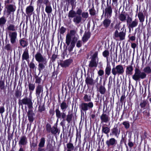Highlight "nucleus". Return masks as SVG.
Segmentation results:
<instances>
[{
  "label": "nucleus",
  "instance_id": "19",
  "mask_svg": "<svg viewBox=\"0 0 151 151\" xmlns=\"http://www.w3.org/2000/svg\"><path fill=\"white\" fill-rule=\"evenodd\" d=\"M43 91V86L41 85H38L36 88V93L37 97H40V93L42 92Z\"/></svg>",
  "mask_w": 151,
  "mask_h": 151
},
{
  "label": "nucleus",
  "instance_id": "3",
  "mask_svg": "<svg viewBox=\"0 0 151 151\" xmlns=\"http://www.w3.org/2000/svg\"><path fill=\"white\" fill-rule=\"evenodd\" d=\"M134 74L132 76V79L135 81H139L141 79H145L147 75L145 72L141 71L138 68H136L134 69Z\"/></svg>",
  "mask_w": 151,
  "mask_h": 151
},
{
  "label": "nucleus",
  "instance_id": "59",
  "mask_svg": "<svg viewBox=\"0 0 151 151\" xmlns=\"http://www.w3.org/2000/svg\"><path fill=\"white\" fill-rule=\"evenodd\" d=\"M45 108L43 106H39L38 108V110L40 112L44 111Z\"/></svg>",
  "mask_w": 151,
  "mask_h": 151
},
{
  "label": "nucleus",
  "instance_id": "9",
  "mask_svg": "<svg viewBox=\"0 0 151 151\" xmlns=\"http://www.w3.org/2000/svg\"><path fill=\"white\" fill-rule=\"evenodd\" d=\"M93 106V104L92 102L88 103H82L79 105V108L81 112H86Z\"/></svg>",
  "mask_w": 151,
  "mask_h": 151
},
{
  "label": "nucleus",
  "instance_id": "46",
  "mask_svg": "<svg viewBox=\"0 0 151 151\" xmlns=\"http://www.w3.org/2000/svg\"><path fill=\"white\" fill-rule=\"evenodd\" d=\"M89 11L90 14L91 16H94L96 14V11L94 9L93 6L89 10Z\"/></svg>",
  "mask_w": 151,
  "mask_h": 151
},
{
  "label": "nucleus",
  "instance_id": "55",
  "mask_svg": "<svg viewBox=\"0 0 151 151\" xmlns=\"http://www.w3.org/2000/svg\"><path fill=\"white\" fill-rule=\"evenodd\" d=\"M52 127H51V125L47 123V124L46 125V129L47 131L48 132H50L51 131Z\"/></svg>",
  "mask_w": 151,
  "mask_h": 151
},
{
  "label": "nucleus",
  "instance_id": "29",
  "mask_svg": "<svg viewBox=\"0 0 151 151\" xmlns=\"http://www.w3.org/2000/svg\"><path fill=\"white\" fill-rule=\"evenodd\" d=\"M103 56L106 58V62H109V52L108 50H105L102 52Z\"/></svg>",
  "mask_w": 151,
  "mask_h": 151
},
{
  "label": "nucleus",
  "instance_id": "47",
  "mask_svg": "<svg viewBox=\"0 0 151 151\" xmlns=\"http://www.w3.org/2000/svg\"><path fill=\"white\" fill-rule=\"evenodd\" d=\"M58 130L57 128L55 127H52L50 132H51L52 134H55L58 132Z\"/></svg>",
  "mask_w": 151,
  "mask_h": 151
},
{
  "label": "nucleus",
  "instance_id": "63",
  "mask_svg": "<svg viewBox=\"0 0 151 151\" xmlns=\"http://www.w3.org/2000/svg\"><path fill=\"white\" fill-rule=\"evenodd\" d=\"M13 0H6L4 1V4L5 6L10 3H12Z\"/></svg>",
  "mask_w": 151,
  "mask_h": 151
},
{
  "label": "nucleus",
  "instance_id": "30",
  "mask_svg": "<svg viewBox=\"0 0 151 151\" xmlns=\"http://www.w3.org/2000/svg\"><path fill=\"white\" fill-rule=\"evenodd\" d=\"M138 17L140 22L143 23L144 22L145 17L142 12H139L138 14Z\"/></svg>",
  "mask_w": 151,
  "mask_h": 151
},
{
  "label": "nucleus",
  "instance_id": "41",
  "mask_svg": "<svg viewBox=\"0 0 151 151\" xmlns=\"http://www.w3.org/2000/svg\"><path fill=\"white\" fill-rule=\"evenodd\" d=\"M45 11L47 14H50L52 12V9L50 4H49L48 5L46 6Z\"/></svg>",
  "mask_w": 151,
  "mask_h": 151
},
{
  "label": "nucleus",
  "instance_id": "45",
  "mask_svg": "<svg viewBox=\"0 0 151 151\" xmlns=\"http://www.w3.org/2000/svg\"><path fill=\"white\" fill-rule=\"evenodd\" d=\"M66 116V120L68 123L70 122L72 120V118L73 117V114H72L69 113Z\"/></svg>",
  "mask_w": 151,
  "mask_h": 151
},
{
  "label": "nucleus",
  "instance_id": "21",
  "mask_svg": "<svg viewBox=\"0 0 151 151\" xmlns=\"http://www.w3.org/2000/svg\"><path fill=\"white\" fill-rule=\"evenodd\" d=\"M17 27L16 26L13 24H9V25H8L6 28V29L8 31L11 32V31L12 32H15L17 30Z\"/></svg>",
  "mask_w": 151,
  "mask_h": 151
},
{
  "label": "nucleus",
  "instance_id": "35",
  "mask_svg": "<svg viewBox=\"0 0 151 151\" xmlns=\"http://www.w3.org/2000/svg\"><path fill=\"white\" fill-rule=\"evenodd\" d=\"M6 19L5 17L3 16L0 18V27H2L5 25L6 22Z\"/></svg>",
  "mask_w": 151,
  "mask_h": 151
},
{
  "label": "nucleus",
  "instance_id": "24",
  "mask_svg": "<svg viewBox=\"0 0 151 151\" xmlns=\"http://www.w3.org/2000/svg\"><path fill=\"white\" fill-rule=\"evenodd\" d=\"M22 60H25L27 61L29 58V55L28 53V50L26 49L24 51L22 55Z\"/></svg>",
  "mask_w": 151,
  "mask_h": 151
},
{
  "label": "nucleus",
  "instance_id": "27",
  "mask_svg": "<svg viewBox=\"0 0 151 151\" xmlns=\"http://www.w3.org/2000/svg\"><path fill=\"white\" fill-rule=\"evenodd\" d=\"M133 70V66L132 65L127 66L126 68V73L127 75H132Z\"/></svg>",
  "mask_w": 151,
  "mask_h": 151
},
{
  "label": "nucleus",
  "instance_id": "40",
  "mask_svg": "<svg viewBox=\"0 0 151 151\" xmlns=\"http://www.w3.org/2000/svg\"><path fill=\"white\" fill-rule=\"evenodd\" d=\"M28 87L30 91V93L31 94L34 90L35 86L34 84L30 83H29Z\"/></svg>",
  "mask_w": 151,
  "mask_h": 151
},
{
  "label": "nucleus",
  "instance_id": "33",
  "mask_svg": "<svg viewBox=\"0 0 151 151\" xmlns=\"http://www.w3.org/2000/svg\"><path fill=\"white\" fill-rule=\"evenodd\" d=\"M76 15V12L73 10H71L69 12L68 17L69 18H74Z\"/></svg>",
  "mask_w": 151,
  "mask_h": 151
},
{
  "label": "nucleus",
  "instance_id": "6",
  "mask_svg": "<svg viewBox=\"0 0 151 151\" xmlns=\"http://www.w3.org/2000/svg\"><path fill=\"white\" fill-rule=\"evenodd\" d=\"M127 26L130 30L131 29H133L134 27H136L138 23V20L135 19L132 21V18L128 15L127 19H126Z\"/></svg>",
  "mask_w": 151,
  "mask_h": 151
},
{
  "label": "nucleus",
  "instance_id": "38",
  "mask_svg": "<svg viewBox=\"0 0 151 151\" xmlns=\"http://www.w3.org/2000/svg\"><path fill=\"white\" fill-rule=\"evenodd\" d=\"M72 40V38L70 35L69 34L67 35L66 38V43L68 46L69 45L70 43H71V41Z\"/></svg>",
  "mask_w": 151,
  "mask_h": 151
},
{
  "label": "nucleus",
  "instance_id": "50",
  "mask_svg": "<svg viewBox=\"0 0 151 151\" xmlns=\"http://www.w3.org/2000/svg\"><path fill=\"white\" fill-rule=\"evenodd\" d=\"M146 109H147L146 110H145L143 112V113L144 115L149 116L150 115V108H149V109H148L147 108Z\"/></svg>",
  "mask_w": 151,
  "mask_h": 151
},
{
  "label": "nucleus",
  "instance_id": "31",
  "mask_svg": "<svg viewBox=\"0 0 151 151\" xmlns=\"http://www.w3.org/2000/svg\"><path fill=\"white\" fill-rule=\"evenodd\" d=\"M90 36V33L89 32H86L83 36L82 38L83 42H86L87 41Z\"/></svg>",
  "mask_w": 151,
  "mask_h": 151
},
{
  "label": "nucleus",
  "instance_id": "53",
  "mask_svg": "<svg viewBox=\"0 0 151 151\" xmlns=\"http://www.w3.org/2000/svg\"><path fill=\"white\" fill-rule=\"evenodd\" d=\"M122 124L124 126L126 129H128L129 127L130 124L128 122H124L122 123Z\"/></svg>",
  "mask_w": 151,
  "mask_h": 151
},
{
  "label": "nucleus",
  "instance_id": "1",
  "mask_svg": "<svg viewBox=\"0 0 151 151\" xmlns=\"http://www.w3.org/2000/svg\"><path fill=\"white\" fill-rule=\"evenodd\" d=\"M35 57L36 60L39 63L38 69L40 73L45 69V66L47 65V60L45 57L43 56L39 52H37Z\"/></svg>",
  "mask_w": 151,
  "mask_h": 151
},
{
  "label": "nucleus",
  "instance_id": "56",
  "mask_svg": "<svg viewBox=\"0 0 151 151\" xmlns=\"http://www.w3.org/2000/svg\"><path fill=\"white\" fill-rule=\"evenodd\" d=\"M35 78H36V79L35 82L36 83H38L39 84L40 83L41 81V78L40 77L37 76H35Z\"/></svg>",
  "mask_w": 151,
  "mask_h": 151
},
{
  "label": "nucleus",
  "instance_id": "5",
  "mask_svg": "<svg viewBox=\"0 0 151 151\" xmlns=\"http://www.w3.org/2000/svg\"><path fill=\"white\" fill-rule=\"evenodd\" d=\"M124 71V68L121 64L118 65L115 67H113L111 70L112 73L114 76L116 75H122Z\"/></svg>",
  "mask_w": 151,
  "mask_h": 151
},
{
  "label": "nucleus",
  "instance_id": "43",
  "mask_svg": "<svg viewBox=\"0 0 151 151\" xmlns=\"http://www.w3.org/2000/svg\"><path fill=\"white\" fill-rule=\"evenodd\" d=\"M82 19L84 21L88 17V14L87 12H83L81 14Z\"/></svg>",
  "mask_w": 151,
  "mask_h": 151
},
{
  "label": "nucleus",
  "instance_id": "62",
  "mask_svg": "<svg viewBox=\"0 0 151 151\" xmlns=\"http://www.w3.org/2000/svg\"><path fill=\"white\" fill-rule=\"evenodd\" d=\"M66 29L63 27H62L60 29V32L61 34H63L66 31Z\"/></svg>",
  "mask_w": 151,
  "mask_h": 151
},
{
  "label": "nucleus",
  "instance_id": "15",
  "mask_svg": "<svg viewBox=\"0 0 151 151\" xmlns=\"http://www.w3.org/2000/svg\"><path fill=\"white\" fill-rule=\"evenodd\" d=\"M27 139L25 136H22L20 138L19 142V144L20 146L24 145L27 144Z\"/></svg>",
  "mask_w": 151,
  "mask_h": 151
},
{
  "label": "nucleus",
  "instance_id": "12",
  "mask_svg": "<svg viewBox=\"0 0 151 151\" xmlns=\"http://www.w3.org/2000/svg\"><path fill=\"white\" fill-rule=\"evenodd\" d=\"M8 33L11 43L12 44H14L16 42L17 38V32H9Z\"/></svg>",
  "mask_w": 151,
  "mask_h": 151
},
{
  "label": "nucleus",
  "instance_id": "57",
  "mask_svg": "<svg viewBox=\"0 0 151 151\" xmlns=\"http://www.w3.org/2000/svg\"><path fill=\"white\" fill-rule=\"evenodd\" d=\"M4 82L3 81H0V88L1 89H3L4 88Z\"/></svg>",
  "mask_w": 151,
  "mask_h": 151
},
{
  "label": "nucleus",
  "instance_id": "7",
  "mask_svg": "<svg viewBox=\"0 0 151 151\" xmlns=\"http://www.w3.org/2000/svg\"><path fill=\"white\" fill-rule=\"evenodd\" d=\"M98 52H96L92 56L88 65L89 68H96L97 67L98 60H96V58H98Z\"/></svg>",
  "mask_w": 151,
  "mask_h": 151
},
{
  "label": "nucleus",
  "instance_id": "44",
  "mask_svg": "<svg viewBox=\"0 0 151 151\" xmlns=\"http://www.w3.org/2000/svg\"><path fill=\"white\" fill-rule=\"evenodd\" d=\"M45 139L44 137L42 138L40 141V142L38 145L39 147H43L45 145Z\"/></svg>",
  "mask_w": 151,
  "mask_h": 151
},
{
  "label": "nucleus",
  "instance_id": "64",
  "mask_svg": "<svg viewBox=\"0 0 151 151\" xmlns=\"http://www.w3.org/2000/svg\"><path fill=\"white\" fill-rule=\"evenodd\" d=\"M82 45V42L80 40L78 41L76 44V46L78 47H80Z\"/></svg>",
  "mask_w": 151,
  "mask_h": 151
},
{
  "label": "nucleus",
  "instance_id": "16",
  "mask_svg": "<svg viewBox=\"0 0 151 151\" xmlns=\"http://www.w3.org/2000/svg\"><path fill=\"white\" fill-rule=\"evenodd\" d=\"M27 116L28 117V120L30 123H32L34 121V116H35V114L33 111L32 110H28L27 113Z\"/></svg>",
  "mask_w": 151,
  "mask_h": 151
},
{
  "label": "nucleus",
  "instance_id": "48",
  "mask_svg": "<svg viewBox=\"0 0 151 151\" xmlns=\"http://www.w3.org/2000/svg\"><path fill=\"white\" fill-rule=\"evenodd\" d=\"M4 49L8 51H12V48L11 45L9 44L6 45V46L4 47Z\"/></svg>",
  "mask_w": 151,
  "mask_h": 151
},
{
  "label": "nucleus",
  "instance_id": "54",
  "mask_svg": "<svg viewBox=\"0 0 151 151\" xmlns=\"http://www.w3.org/2000/svg\"><path fill=\"white\" fill-rule=\"evenodd\" d=\"M67 147L68 149H70L72 150H73L74 148L73 144L70 143H69L67 144Z\"/></svg>",
  "mask_w": 151,
  "mask_h": 151
},
{
  "label": "nucleus",
  "instance_id": "32",
  "mask_svg": "<svg viewBox=\"0 0 151 151\" xmlns=\"http://www.w3.org/2000/svg\"><path fill=\"white\" fill-rule=\"evenodd\" d=\"M34 11V8L32 6H27L26 10V13L27 14H31L32 12Z\"/></svg>",
  "mask_w": 151,
  "mask_h": 151
},
{
  "label": "nucleus",
  "instance_id": "28",
  "mask_svg": "<svg viewBox=\"0 0 151 151\" xmlns=\"http://www.w3.org/2000/svg\"><path fill=\"white\" fill-rule=\"evenodd\" d=\"M111 23V20L110 19H106L104 20L102 24L105 28H107L109 26Z\"/></svg>",
  "mask_w": 151,
  "mask_h": 151
},
{
  "label": "nucleus",
  "instance_id": "18",
  "mask_svg": "<svg viewBox=\"0 0 151 151\" xmlns=\"http://www.w3.org/2000/svg\"><path fill=\"white\" fill-rule=\"evenodd\" d=\"M140 106L142 108L144 109H149L150 108V106L147 100H143L140 103Z\"/></svg>",
  "mask_w": 151,
  "mask_h": 151
},
{
  "label": "nucleus",
  "instance_id": "25",
  "mask_svg": "<svg viewBox=\"0 0 151 151\" xmlns=\"http://www.w3.org/2000/svg\"><path fill=\"white\" fill-rule=\"evenodd\" d=\"M70 63V60H67L64 61H62L61 62L60 65L63 68H66L68 66Z\"/></svg>",
  "mask_w": 151,
  "mask_h": 151
},
{
  "label": "nucleus",
  "instance_id": "26",
  "mask_svg": "<svg viewBox=\"0 0 151 151\" xmlns=\"http://www.w3.org/2000/svg\"><path fill=\"white\" fill-rule=\"evenodd\" d=\"M82 20V17L81 16L76 15L73 18V21L75 24H77L81 23Z\"/></svg>",
  "mask_w": 151,
  "mask_h": 151
},
{
  "label": "nucleus",
  "instance_id": "42",
  "mask_svg": "<svg viewBox=\"0 0 151 151\" xmlns=\"http://www.w3.org/2000/svg\"><path fill=\"white\" fill-rule=\"evenodd\" d=\"M20 45L23 47H24L28 45V42L23 39H21L20 40Z\"/></svg>",
  "mask_w": 151,
  "mask_h": 151
},
{
  "label": "nucleus",
  "instance_id": "52",
  "mask_svg": "<svg viewBox=\"0 0 151 151\" xmlns=\"http://www.w3.org/2000/svg\"><path fill=\"white\" fill-rule=\"evenodd\" d=\"M47 148L49 151H54V147L51 144H48Z\"/></svg>",
  "mask_w": 151,
  "mask_h": 151
},
{
  "label": "nucleus",
  "instance_id": "23",
  "mask_svg": "<svg viewBox=\"0 0 151 151\" xmlns=\"http://www.w3.org/2000/svg\"><path fill=\"white\" fill-rule=\"evenodd\" d=\"M105 14H107L109 17H110L111 16L112 12V8L111 6L107 5V7L105 9Z\"/></svg>",
  "mask_w": 151,
  "mask_h": 151
},
{
  "label": "nucleus",
  "instance_id": "20",
  "mask_svg": "<svg viewBox=\"0 0 151 151\" xmlns=\"http://www.w3.org/2000/svg\"><path fill=\"white\" fill-rule=\"evenodd\" d=\"M105 75L109 76L111 72V68L109 62L107 63L105 69Z\"/></svg>",
  "mask_w": 151,
  "mask_h": 151
},
{
  "label": "nucleus",
  "instance_id": "22",
  "mask_svg": "<svg viewBox=\"0 0 151 151\" xmlns=\"http://www.w3.org/2000/svg\"><path fill=\"white\" fill-rule=\"evenodd\" d=\"M85 82L88 86H91L94 84V81L92 77L87 76L85 80Z\"/></svg>",
  "mask_w": 151,
  "mask_h": 151
},
{
  "label": "nucleus",
  "instance_id": "34",
  "mask_svg": "<svg viewBox=\"0 0 151 151\" xmlns=\"http://www.w3.org/2000/svg\"><path fill=\"white\" fill-rule=\"evenodd\" d=\"M143 72H145V74L147 75V74L151 73V68L149 66H147L145 67L143 69Z\"/></svg>",
  "mask_w": 151,
  "mask_h": 151
},
{
  "label": "nucleus",
  "instance_id": "17",
  "mask_svg": "<svg viewBox=\"0 0 151 151\" xmlns=\"http://www.w3.org/2000/svg\"><path fill=\"white\" fill-rule=\"evenodd\" d=\"M100 119L101 123H106L109 121L110 118L106 114L103 113L100 116Z\"/></svg>",
  "mask_w": 151,
  "mask_h": 151
},
{
  "label": "nucleus",
  "instance_id": "39",
  "mask_svg": "<svg viewBox=\"0 0 151 151\" xmlns=\"http://www.w3.org/2000/svg\"><path fill=\"white\" fill-rule=\"evenodd\" d=\"M84 101L86 102H90L91 100V96L90 95L85 94L83 97Z\"/></svg>",
  "mask_w": 151,
  "mask_h": 151
},
{
  "label": "nucleus",
  "instance_id": "11",
  "mask_svg": "<svg viewBox=\"0 0 151 151\" xmlns=\"http://www.w3.org/2000/svg\"><path fill=\"white\" fill-rule=\"evenodd\" d=\"M5 7L7 14L9 15L11 13H14L15 11L16 7L15 5L12 4H7Z\"/></svg>",
  "mask_w": 151,
  "mask_h": 151
},
{
  "label": "nucleus",
  "instance_id": "8",
  "mask_svg": "<svg viewBox=\"0 0 151 151\" xmlns=\"http://www.w3.org/2000/svg\"><path fill=\"white\" fill-rule=\"evenodd\" d=\"M19 105L23 106V105H27L29 109L32 108V102L31 98L25 97L22 100H19Z\"/></svg>",
  "mask_w": 151,
  "mask_h": 151
},
{
  "label": "nucleus",
  "instance_id": "2",
  "mask_svg": "<svg viewBox=\"0 0 151 151\" xmlns=\"http://www.w3.org/2000/svg\"><path fill=\"white\" fill-rule=\"evenodd\" d=\"M68 106V104L64 100L60 104V108L63 112H61L58 108L55 109V111L56 117L58 119L62 118L63 119V122L65 121V119L66 117V114L64 112L65 111Z\"/></svg>",
  "mask_w": 151,
  "mask_h": 151
},
{
  "label": "nucleus",
  "instance_id": "37",
  "mask_svg": "<svg viewBox=\"0 0 151 151\" xmlns=\"http://www.w3.org/2000/svg\"><path fill=\"white\" fill-rule=\"evenodd\" d=\"M110 131V128L107 127L102 126V131L106 134H108Z\"/></svg>",
  "mask_w": 151,
  "mask_h": 151
},
{
  "label": "nucleus",
  "instance_id": "13",
  "mask_svg": "<svg viewBox=\"0 0 151 151\" xmlns=\"http://www.w3.org/2000/svg\"><path fill=\"white\" fill-rule=\"evenodd\" d=\"M117 143V140L114 138H111L106 142V144L108 147H114Z\"/></svg>",
  "mask_w": 151,
  "mask_h": 151
},
{
  "label": "nucleus",
  "instance_id": "10",
  "mask_svg": "<svg viewBox=\"0 0 151 151\" xmlns=\"http://www.w3.org/2000/svg\"><path fill=\"white\" fill-rule=\"evenodd\" d=\"M121 132L120 129L117 126H114L111 129V132L110 133L111 136H114L116 138H118Z\"/></svg>",
  "mask_w": 151,
  "mask_h": 151
},
{
  "label": "nucleus",
  "instance_id": "58",
  "mask_svg": "<svg viewBox=\"0 0 151 151\" xmlns=\"http://www.w3.org/2000/svg\"><path fill=\"white\" fill-rule=\"evenodd\" d=\"M15 95L16 97L17 98H18L21 96V93L20 91L17 90L16 92Z\"/></svg>",
  "mask_w": 151,
  "mask_h": 151
},
{
  "label": "nucleus",
  "instance_id": "60",
  "mask_svg": "<svg viewBox=\"0 0 151 151\" xmlns=\"http://www.w3.org/2000/svg\"><path fill=\"white\" fill-rule=\"evenodd\" d=\"M82 9L80 8H78L77 10L76 13V14H77L78 16H80L81 15V14L82 13Z\"/></svg>",
  "mask_w": 151,
  "mask_h": 151
},
{
  "label": "nucleus",
  "instance_id": "61",
  "mask_svg": "<svg viewBox=\"0 0 151 151\" xmlns=\"http://www.w3.org/2000/svg\"><path fill=\"white\" fill-rule=\"evenodd\" d=\"M98 73L99 76H102L104 74V72L103 70L100 69L98 71Z\"/></svg>",
  "mask_w": 151,
  "mask_h": 151
},
{
  "label": "nucleus",
  "instance_id": "4",
  "mask_svg": "<svg viewBox=\"0 0 151 151\" xmlns=\"http://www.w3.org/2000/svg\"><path fill=\"white\" fill-rule=\"evenodd\" d=\"M124 25L121 29L120 32H119L118 30H116L114 33L113 38L117 41L122 40L125 39L126 33V29H124Z\"/></svg>",
  "mask_w": 151,
  "mask_h": 151
},
{
  "label": "nucleus",
  "instance_id": "36",
  "mask_svg": "<svg viewBox=\"0 0 151 151\" xmlns=\"http://www.w3.org/2000/svg\"><path fill=\"white\" fill-rule=\"evenodd\" d=\"M126 14L124 13H121L119 16V19L122 22H125L126 19Z\"/></svg>",
  "mask_w": 151,
  "mask_h": 151
},
{
  "label": "nucleus",
  "instance_id": "51",
  "mask_svg": "<svg viewBox=\"0 0 151 151\" xmlns=\"http://www.w3.org/2000/svg\"><path fill=\"white\" fill-rule=\"evenodd\" d=\"M29 66L30 69L32 70H34L36 68L35 63L32 61L29 64Z\"/></svg>",
  "mask_w": 151,
  "mask_h": 151
},
{
  "label": "nucleus",
  "instance_id": "14",
  "mask_svg": "<svg viewBox=\"0 0 151 151\" xmlns=\"http://www.w3.org/2000/svg\"><path fill=\"white\" fill-rule=\"evenodd\" d=\"M78 39L77 38L75 37L72 38L70 45L68 48V50L69 52H70L73 50V48L75 46L76 42H77Z\"/></svg>",
  "mask_w": 151,
  "mask_h": 151
},
{
  "label": "nucleus",
  "instance_id": "49",
  "mask_svg": "<svg viewBox=\"0 0 151 151\" xmlns=\"http://www.w3.org/2000/svg\"><path fill=\"white\" fill-rule=\"evenodd\" d=\"M99 91L101 94H104L105 92L106 89L104 87L101 86L99 88Z\"/></svg>",
  "mask_w": 151,
  "mask_h": 151
}]
</instances>
